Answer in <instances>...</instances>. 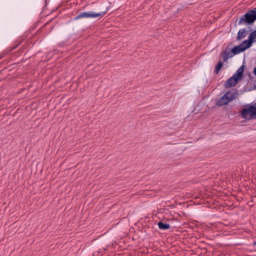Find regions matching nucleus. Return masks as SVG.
<instances>
[{"instance_id":"nucleus-1","label":"nucleus","mask_w":256,"mask_h":256,"mask_svg":"<svg viewBox=\"0 0 256 256\" xmlns=\"http://www.w3.org/2000/svg\"><path fill=\"white\" fill-rule=\"evenodd\" d=\"M256 20V13L252 10H248L244 15H243L238 22V24H242L243 23L247 24H252Z\"/></svg>"},{"instance_id":"nucleus-2","label":"nucleus","mask_w":256,"mask_h":256,"mask_svg":"<svg viewBox=\"0 0 256 256\" xmlns=\"http://www.w3.org/2000/svg\"><path fill=\"white\" fill-rule=\"evenodd\" d=\"M241 116L243 118L250 119L256 118V102L254 105H248V108H244L241 112Z\"/></svg>"},{"instance_id":"nucleus-3","label":"nucleus","mask_w":256,"mask_h":256,"mask_svg":"<svg viewBox=\"0 0 256 256\" xmlns=\"http://www.w3.org/2000/svg\"><path fill=\"white\" fill-rule=\"evenodd\" d=\"M106 12H83L79 14L76 18V19H78L81 18H96V17H102L106 14Z\"/></svg>"},{"instance_id":"nucleus-4","label":"nucleus","mask_w":256,"mask_h":256,"mask_svg":"<svg viewBox=\"0 0 256 256\" xmlns=\"http://www.w3.org/2000/svg\"><path fill=\"white\" fill-rule=\"evenodd\" d=\"M249 47L247 44H244V42L239 46H234L232 50L234 54H238L241 52H244Z\"/></svg>"},{"instance_id":"nucleus-5","label":"nucleus","mask_w":256,"mask_h":256,"mask_svg":"<svg viewBox=\"0 0 256 256\" xmlns=\"http://www.w3.org/2000/svg\"><path fill=\"white\" fill-rule=\"evenodd\" d=\"M239 79L233 75L229 78L225 82L224 85L226 88H232L236 85Z\"/></svg>"},{"instance_id":"nucleus-6","label":"nucleus","mask_w":256,"mask_h":256,"mask_svg":"<svg viewBox=\"0 0 256 256\" xmlns=\"http://www.w3.org/2000/svg\"><path fill=\"white\" fill-rule=\"evenodd\" d=\"M255 38H256V30H254L250 34L248 40H244V44H247L250 48Z\"/></svg>"},{"instance_id":"nucleus-7","label":"nucleus","mask_w":256,"mask_h":256,"mask_svg":"<svg viewBox=\"0 0 256 256\" xmlns=\"http://www.w3.org/2000/svg\"><path fill=\"white\" fill-rule=\"evenodd\" d=\"M234 55V54L232 52V50L228 51L226 49L224 50L221 54V56H222L224 62L226 61L229 58L232 57Z\"/></svg>"},{"instance_id":"nucleus-8","label":"nucleus","mask_w":256,"mask_h":256,"mask_svg":"<svg viewBox=\"0 0 256 256\" xmlns=\"http://www.w3.org/2000/svg\"><path fill=\"white\" fill-rule=\"evenodd\" d=\"M228 96V94H225L222 97L220 98L217 102V104L219 106H222L228 104L230 101L226 98Z\"/></svg>"},{"instance_id":"nucleus-9","label":"nucleus","mask_w":256,"mask_h":256,"mask_svg":"<svg viewBox=\"0 0 256 256\" xmlns=\"http://www.w3.org/2000/svg\"><path fill=\"white\" fill-rule=\"evenodd\" d=\"M247 32L245 28L240 29L239 30L236 39L238 40H240L241 39L245 38L246 36Z\"/></svg>"},{"instance_id":"nucleus-10","label":"nucleus","mask_w":256,"mask_h":256,"mask_svg":"<svg viewBox=\"0 0 256 256\" xmlns=\"http://www.w3.org/2000/svg\"><path fill=\"white\" fill-rule=\"evenodd\" d=\"M244 69V66H241L240 68L236 70V74H234V76H236L237 78L240 79L242 76Z\"/></svg>"},{"instance_id":"nucleus-11","label":"nucleus","mask_w":256,"mask_h":256,"mask_svg":"<svg viewBox=\"0 0 256 256\" xmlns=\"http://www.w3.org/2000/svg\"><path fill=\"white\" fill-rule=\"evenodd\" d=\"M222 66H223L222 62L220 61L217 64L216 66V67H215V68H214V73H216V74H218L220 72V70Z\"/></svg>"},{"instance_id":"nucleus-12","label":"nucleus","mask_w":256,"mask_h":256,"mask_svg":"<svg viewBox=\"0 0 256 256\" xmlns=\"http://www.w3.org/2000/svg\"><path fill=\"white\" fill-rule=\"evenodd\" d=\"M158 226L160 230H166L170 228V225L166 224H164L161 222H158Z\"/></svg>"},{"instance_id":"nucleus-13","label":"nucleus","mask_w":256,"mask_h":256,"mask_svg":"<svg viewBox=\"0 0 256 256\" xmlns=\"http://www.w3.org/2000/svg\"><path fill=\"white\" fill-rule=\"evenodd\" d=\"M226 94H228V96H227L226 98L229 100V101H231L232 100H234V96H232V93L230 92H228Z\"/></svg>"},{"instance_id":"nucleus-14","label":"nucleus","mask_w":256,"mask_h":256,"mask_svg":"<svg viewBox=\"0 0 256 256\" xmlns=\"http://www.w3.org/2000/svg\"><path fill=\"white\" fill-rule=\"evenodd\" d=\"M180 234H176V236H177V242H181L180 240H178V238H180ZM178 244H179V243H178V242H177V245H178Z\"/></svg>"},{"instance_id":"nucleus-15","label":"nucleus","mask_w":256,"mask_h":256,"mask_svg":"<svg viewBox=\"0 0 256 256\" xmlns=\"http://www.w3.org/2000/svg\"><path fill=\"white\" fill-rule=\"evenodd\" d=\"M180 205L182 204L184 207H188V204L186 202L179 203Z\"/></svg>"},{"instance_id":"nucleus-16","label":"nucleus","mask_w":256,"mask_h":256,"mask_svg":"<svg viewBox=\"0 0 256 256\" xmlns=\"http://www.w3.org/2000/svg\"><path fill=\"white\" fill-rule=\"evenodd\" d=\"M237 95H238V94H236V93H235V94L232 93V96H234V98L236 97Z\"/></svg>"},{"instance_id":"nucleus-17","label":"nucleus","mask_w":256,"mask_h":256,"mask_svg":"<svg viewBox=\"0 0 256 256\" xmlns=\"http://www.w3.org/2000/svg\"><path fill=\"white\" fill-rule=\"evenodd\" d=\"M254 73L256 76V67L254 68Z\"/></svg>"},{"instance_id":"nucleus-18","label":"nucleus","mask_w":256,"mask_h":256,"mask_svg":"<svg viewBox=\"0 0 256 256\" xmlns=\"http://www.w3.org/2000/svg\"><path fill=\"white\" fill-rule=\"evenodd\" d=\"M252 10L256 13V7L253 8Z\"/></svg>"},{"instance_id":"nucleus-19","label":"nucleus","mask_w":256,"mask_h":256,"mask_svg":"<svg viewBox=\"0 0 256 256\" xmlns=\"http://www.w3.org/2000/svg\"><path fill=\"white\" fill-rule=\"evenodd\" d=\"M180 226H182V224H180L178 226L177 224V227H179L180 228Z\"/></svg>"}]
</instances>
